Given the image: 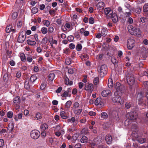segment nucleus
Returning <instances> with one entry per match:
<instances>
[{
	"mask_svg": "<svg viewBox=\"0 0 148 148\" xmlns=\"http://www.w3.org/2000/svg\"><path fill=\"white\" fill-rule=\"evenodd\" d=\"M82 111V109H75L74 110L73 112L74 113L77 115L80 114Z\"/></svg>",
	"mask_w": 148,
	"mask_h": 148,
	"instance_id": "4c0bfd02",
	"label": "nucleus"
},
{
	"mask_svg": "<svg viewBox=\"0 0 148 148\" xmlns=\"http://www.w3.org/2000/svg\"><path fill=\"white\" fill-rule=\"evenodd\" d=\"M119 93H117V92H115L114 95L115 96L112 98V100L113 103L123 104L124 103V100L119 95Z\"/></svg>",
	"mask_w": 148,
	"mask_h": 148,
	"instance_id": "20e7f679",
	"label": "nucleus"
},
{
	"mask_svg": "<svg viewBox=\"0 0 148 148\" xmlns=\"http://www.w3.org/2000/svg\"><path fill=\"white\" fill-rule=\"evenodd\" d=\"M47 37H44L42 40L41 43L43 45H45L47 43Z\"/></svg>",
	"mask_w": 148,
	"mask_h": 148,
	"instance_id": "de8ad7c7",
	"label": "nucleus"
},
{
	"mask_svg": "<svg viewBox=\"0 0 148 148\" xmlns=\"http://www.w3.org/2000/svg\"><path fill=\"white\" fill-rule=\"evenodd\" d=\"M23 115V114L21 113H19L17 115H14V119L16 121H18L19 120L21 119Z\"/></svg>",
	"mask_w": 148,
	"mask_h": 148,
	"instance_id": "5701e85b",
	"label": "nucleus"
},
{
	"mask_svg": "<svg viewBox=\"0 0 148 148\" xmlns=\"http://www.w3.org/2000/svg\"><path fill=\"white\" fill-rule=\"evenodd\" d=\"M115 89L116 90V91L117 92V93L119 92L122 93L124 90L125 88L124 86L123 85H121L120 83L119 82H116L115 85Z\"/></svg>",
	"mask_w": 148,
	"mask_h": 148,
	"instance_id": "9b49d317",
	"label": "nucleus"
},
{
	"mask_svg": "<svg viewBox=\"0 0 148 148\" xmlns=\"http://www.w3.org/2000/svg\"><path fill=\"white\" fill-rule=\"evenodd\" d=\"M82 46L81 44H78L76 47V50L78 51H80L82 49Z\"/></svg>",
	"mask_w": 148,
	"mask_h": 148,
	"instance_id": "49530a36",
	"label": "nucleus"
},
{
	"mask_svg": "<svg viewBox=\"0 0 148 148\" xmlns=\"http://www.w3.org/2000/svg\"><path fill=\"white\" fill-rule=\"evenodd\" d=\"M131 10H128V11H126L124 13V14L125 16L126 17H129L131 15V13L130 12Z\"/></svg>",
	"mask_w": 148,
	"mask_h": 148,
	"instance_id": "3c124183",
	"label": "nucleus"
},
{
	"mask_svg": "<svg viewBox=\"0 0 148 148\" xmlns=\"http://www.w3.org/2000/svg\"><path fill=\"white\" fill-rule=\"evenodd\" d=\"M7 116L8 118L11 119L13 116V113L12 111H9L7 113Z\"/></svg>",
	"mask_w": 148,
	"mask_h": 148,
	"instance_id": "c03bdc74",
	"label": "nucleus"
},
{
	"mask_svg": "<svg viewBox=\"0 0 148 148\" xmlns=\"http://www.w3.org/2000/svg\"><path fill=\"white\" fill-rule=\"evenodd\" d=\"M146 139L144 138H139L138 140V141L140 143H144L146 141Z\"/></svg>",
	"mask_w": 148,
	"mask_h": 148,
	"instance_id": "5fc2aeb1",
	"label": "nucleus"
},
{
	"mask_svg": "<svg viewBox=\"0 0 148 148\" xmlns=\"http://www.w3.org/2000/svg\"><path fill=\"white\" fill-rule=\"evenodd\" d=\"M77 130L76 128H69L68 130V131L70 133H71L75 131H76Z\"/></svg>",
	"mask_w": 148,
	"mask_h": 148,
	"instance_id": "4d7b16f0",
	"label": "nucleus"
},
{
	"mask_svg": "<svg viewBox=\"0 0 148 148\" xmlns=\"http://www.w3.org/2000/svg\"><path fill=\"white\" fill-rule=\"evenodd\" d=\"M85 89L89 92H91L93 89V86L92 84H86L85 86Z\"/></svg>",
	"mask_w": 148,
	"mask_h": 148,
	"instance_id": "4468645a",
	"label": "nucleus"
},
{
	"mask_svg": "<svg viewBox=\"0 0 148 148\" xmlns=\"http://www.w3.org/2000/svg\"><path fill=\"white\" fill-rule=\"evenodd\" d=\"M143 97V92L140 91L137 94V99L138 100V102L139 104H143L144 106H146V102L144 101H143L142 99Z\"/></svg>",
	"mask_w": 148,
	"mask_h": 148,
	"instance_id": "0eeeda50",
	"label": "nucleus"
},
{
	"mask_svg": "<svg viewBox=\"0 0 148 148\" xmlns=\"http://www.w3.org/2000/svg\"><path fill=\"white\" fill-rule=\"evenodd\" d=\"M65 63L67 65H70L71 63V61L70 59L69 58L66 59V60Z\"/></svg>",
	"mask_w": 148,
	"mask_h": 148,
	"instance_id": "0e129e2a",
	"label": "nucleus"
},
{
	"mask_svg": "<svg viewBox=\"0 0 148 148\" xmlns=\"http://www.w3.org/2000/svg\"><path fill=\"white\" fill-rule=\"evenodd\" d=\"M74 39V37L72 36H70L68 37V40L69 41L71 42Z\"/></svg>",
	"mask_w": 148,
	"mask_h": 148,
	"instance_id": "774afa93",
	"label": "nucleus"
},
{
	"mask_svg": "<svg viewBox=\"0 0 148 148\" xmlns=\"http://www.w3.org/2000/svg\"><path fill=\"white\" fill-rule=\"evenodd\" d=\"M101 142V138L97 137L90 143V148H103L102 145H100Z\"/></svg>",
	"mask_w": 148,
	"mask_h": 148,
	"instance_id": "f03ea898",
	"label": "nucleus"
},
{
	"mask_svg": "<svg viewBox=\"0 0 148 148\" xmlns=\"http://www.w3.org/2000/svg\"><path fill=\"white\" fill-rule=\"evenodd\" d=\"M104 13L106 15H110L112 13V12L110 8H107L104 9Z\"/></svg>",
	"mask_w": 148,
	"mask_h": 148,
	"instance_id": "cd10ccee",
	"label": "nucleus"
},
{
	"mask_svg": "<svg viewBox=\"0 0 148 148\" xmlns=\"http://www.w3.org/2000/svg\"><path fill=\"white\" fill-rule=\"evenodd\" d=\"M81 58L82 60L84 59V60H85L88 58V56L87 54H83L81 56Z\"/></svg>",
	"mask_w": 148,
	"mask_h": 148,
	"instance_id": "a18cd8bd",
	"label": "nucleus"
},
{
	"mask_svg": "<svg viewBox=\"0 0 148 148\" xmlns=\"http://www.w3.org/2000/svg\"><path fill=\"white\" fill-rule=\"evenodd\" d=\"M14 128V125L12 123H10L9 124L7 130H9V132L12 133V132Z\"/></svg>",
	"mask_w": 148,
	"mask_h": 148,
	"instance_id": "c756f323",
	"label": "nucleus"
},
{
	"mask_svg": "<svg viewBox=\"0 0 148 148\" xmlns=\"http://www.w3.org/2000/svg\"><path fill=\"white\" fill-rule=\"evenodd\" d=\"M97 9L100 10L103 9L104 6V3L103 2H99L97 5Z\"/></svg>",
	"mask_w": 148,
	"mask_h": 148,
	"instance_id": "6ab92c4d",
	"label": "nucleus"
},
{
	"mask_svg": "<svg viewBox=\"0 0 148 148\" xmlns=\"http://www.w3.org/2000/svg\"><path fill=\"white\" fill-rule=\"evenodd\" d=\"M109 115L116 121H118L119 118L117 111L115 110H111L109 112Z\"/></svg>",
	"mask_w": 148,
	"mask_h": 148,
	"instance_id": "6e6552de",
	"label": "nucleus"
},
{
	"mask_svg": "<svg viewBox=\"0 0 148 148\" xmlns=\"http://www.w3.org/2000/svg\"><path fill=\"white\" fill-rule=\"evenodd\" d=\"M112 19L114 23L117 22L118 21V18L117 15L115 13H113L111 15Z\"/></svg>",
	"mask_w": 148,
	"mask_h": 148,
	"instance_id": "b1692460",
	"label": "nucleus"
},
{
	"mask_svg": "<svg viewBox=\"0 0 148 148\" xmlns=\"http://www.w3.org/2000/svg\"><path fill=\"white\" fill-rule=\"evenodd\" d=\"M65 133V131L64 129H62L60 131H56L55 132V134L57 137H59L61 135H63Z\"/></svg>",
	"mask_w": 148,
	"mask_h": 148,
	"instance_id": "bb28decb",
	"label": "nucleus"
},
{
	"mask_svg": "<svg viewBox=\"0 0 148 148\" xmlns=\"http://www.w3.org/2000/svg\"><path fill=\"white\" fill-rule=\"evenodd\" d=\"M20 57L22 61L23 62H25L26 60V57L24 53H21L20 54Z\"/></svg>",
	"mask_w": 148,
	"mask_h": 148,
	"instance_id": "473e14b6",
	"label": "nucleus"
},
{
	"mask_svg": "<svg viewBox=\"0 0 148 148\" xmlns=\"http://www.w3.org/2000/svg\"><path fill=\"white\" fill-rule=\"evenodd\" d=\"M72 104V102L71 101L69 100L67 101L65 104V108L69 109L71 105Z\"/></svg>",
	"mask_w": 148,
	"mask_h": 148,
	"instance_id": "2f4dec72",
	"label": "nucleus"
},
{
	"mask_svg": "<svg viewBox=\"0 0 148 148\" xmlns=\"http://www.w3.org/2000/svg\"><path fill=\"white\" fill-rule=\"evenodd\" d=\"M87 138L86 136H83L81 139V142L82 143L86 142L87 141Z\"/></svg>",
	"mask_w": 148,
	"mask_h": 148,
	"instance_id": "a19ab883",
	"label": "nucleus"
},
{
	"mask_svg": "<svg viewBox=\"0 0 148 148\" xmlns=\"http://www.w3.org/2000/svg\"><path fill=\"white\" fill-rule=\"evenodd\" d=\"M37 79V77L36 75H32L30 78L29 82L30 83H33Z\"/></svg>",
	"mask_w": 148,
	"mask_h": 148,
	"instance_id": "c85d7f7f",
	"label": "nucleus"
},
{
	"mask_svg": "<svg viewBox=\"0 0 148 148\" xmlns=\"http://www.w3.org/2000/svg\"><path fill=\"white\" fill-rule=\"evenodd\" d=\"M126 78L128 84L130 85H133L135 82V79L134 75L130 73H128L127 75Z\"/></svg>",
	"mask_w": 148,
	"mask_h": 148,
	"instance_id": "39448f33",
	"label": "nucleus"
},
{
	"mask_svg": "<svg viewBox=\"0 0 148 148\" xmlns=\"http://www.w3.org/2000/svg\"><path fill=\"white\" fill-rule=\"evenodd\" d=\"M18 16V13L17 12H14L12 15V18L13 19H15Z\"/></svg>",
	"mask_w": 148,
	"mask_h": 148,
	"instance_id": "680f3d73",
	"label": "nucleus"
},
{
	"mask_svg": "<svg viewBox=\"0 0 148 148\" xmlns=\"http://www.w3.org/2000/svg\"><path fill=\"white\" fill-rule=\"evenodd\" d=\"M40 135L39 131L37 130H32L30 133V136L33 139H36L38 138Z\"/></svg>",
	"mask_w": 148,
	"mask_h": 148,
	"instance_id": "1a4fd4ad",
	"label": "nucleus"
},
{
	"mask_svg": "<svg viewBox=\"0 0 148 148\" xmlns=\"http://www.w3.org/2000/svg\"><path fill=\"white\" fill-rule=\"evenodd\" d=\"M95 104L97 106L100 105L101 106H104V103L103 102L101 98H97L95 101Z\"/></svg>",
	"mask_w": 148,
	"mask_h": 148,
	"instance_id": "2eb2a0df",
	"label": "nucleus"
},
{
	"mask_svg": "<svg viewBox=\"0 0 148 148\" xmlns=\"http://www.w3.org/2000/svg\"><path fill=\"white\" fill-rule=\"evenodd\" d=\"M28 44L31 46H34L36 44V41L32 38H30L27 40Z\"/></svg>",
	"mask_w": 148,
	"mask_h": 148,
	"instance_id": "aec40b11",
	"label": "nucleus"
},
{
	"mask_svg": "<svg viewBox=\"0 0 148 148\" xmlns=\"http://www.w3.org/2000/svg\"><path fill=\"white\" fill-rule=\"evenodd\" d=\"M21 75V72L20 71H18L16 74V77L17 78H20Z\"/></svg>",
	"mask_w": 148,
	"mask_h": 148,
	"instance_id": "338daca9",
	"label": "nucleus"
},
{
	"mask_svg": "<svg viewBox=\"0 0 148 148\" xmlns=\"http://www.w3.org/2000/svg\"><path fill=\"white\" fill-rule=\"evenodd\" d=\"M101 116L102 118L106 119L108 117V116L106 112H103L101 114Z\"/></svg>",
	"mask_w": 148,
	"mask_h": 148,
	"instance_id": "e433bc0d",
	"label": "nucleus"
},
{
	"mask_svg": "<svg viewBox=\"0 0 148 148\" xmlns=\"http://www.w3.org/2000/svg\"><path fill=\"white\" fill-rule=\"evenodd\" d=\"M13 102L15 104H20L21 102L20 97L18 96H16L13 99Z\"/></svg>",
	"mask_w": 148,
	"mask_h": 148,
	"instance_id": "a878e982",
	"label": "nucleus"
},
{
	"mask_svg": "<svg viewBox=\"0 0 148 148\" xmlns=\"http://www.w3.org/2000/svg\"><path fill=\"white\" fill-rule=\"evenodd\" d=\"M143 10L144 12H147L148 11V3L145 4L143 7Z\"/></svg>",
	"mask_w": 148,
	"mask_h": 148,
	"instance_id": "8fccbe9b",
	"label": "nucleus"
},
{
	"mask_svg": "<svg viewBox=\"0 0 148 148\" xmlns=\"http://www.w3.org/2000/svg\"><path fill=\"white\" fill-rule=\"evenodd\" d=\"M27 56L26 58V60L29 63L33 61L32 56L31 55H27Z\"/></svg>",
	"mask_w": 148,
	"mask_h": 148,
	"instance_id": "58836bf2",
	"label": "nucleus"
},
{
	"mask_svg": "<svg viewBox=\"0 0 148 148\" xmlns=\"http://www.w3.org/2000/svg\"><path fill=\"white\" fill-rule=\"evenodd\" d=\"M75 119L74 117H72L71 119L68 120V122L73 123H75Z\"/></svg>",
	"mask_w": 148,
	"mask_h": 148,
	"instance_id": "6e6d98bb",
	"label": "nucleus"
},
{
	"mask_svg": "<svg viewBox=\"0 0 148 148\" xmlns=\"http://www.w3.org/2000/svg\"><path fill=\"white\" fill-rule=\"evenodd\" d=\"M111 61L112 63L114 64L115 66L117 64V61L114 57H113L112 58Z\"/></svg>",
	"mask_w": 148,
	"mask_h": 148,
	"instance_id": "864d4df0",
	"label": "nucleus"
},
{
	"mask_svg": "<svg viewBox=\"0 0 148 148\" xmlns=\"http://www.w3.org/2000/svg\"><path fill=\"white\" fill-rule=\"evenodd\" d=\"M40 129L42 131H45V130L48 128V125L46 123L42 124L40 127Z\"/></svg>",
	"mask_w": 148,
	"mask_h": 148,
	"instance_id": "393cba45",
	"label": "nucleus"
},
{
	"mask_svg": "<svg viewBox=\"0 0 148 148\" xmlns=\"http://www.w3.org/2000/svg\"><path fill=\"white\" fill-rule=\"evenodd\" d=\"M64 53L65 54H68L70 53V50L69 48H66L64 49Z\"/></svg>",
	"mask_w": 148,
	"mask_h": 148,
	"instance_id": "e2e57ef3",
	"label": "nucleus"
},
{
	"mask_svg": "<svg viewBox=\"0 0 148 148\" xmlns=\"http://www.w3.org/2000/svg\"><path fill=\"white\" fill-rule=\"evenodd\" d=\"M55 76V75L54 73H50L48 75V79L49 80L51 81H53L54 78Z\"/></svg>",
	"mask_w": 148,
	"mask_h": 148,
	"instance_id": "f704fd0d",
	"label": "nucleus"
},
{
	"mask_svg": "<svg viewBox=\"0 0 148 148\" xmlns=\"http://www.w3.org/2000/svg\"><path fill=\"white\" fill-rule=\"evenodd\" d=\"M36 117L37 120L40 119L42 117L41 114L39 112H38L36 114Z\"/></svg>",
	"mask_w": 148,
	"mask_h": 148,
	"instance_id": "09e8293b",
	"label": "nucleus"
},
{
	"mask_svg": "<svg viewBox=\"0 0 148 148\" xmlns=\"http://www.w3.org/2000/svg\"><path fill=\"white\" fill-rule=\"evenodd\" d=\"M41 31L43 34H45L48 32V29L46 27H43L41 28Z\"/></svg>",
	"mask_w": 148,
	"mask_h": 148,
	"instance_id": "ea45409f",
	"label": "nucleus"
},
{
	"mask_svg": "<svg viewBox=\"0 0 148 148\" xmlns=\"http://www.w3.org/2000/svg\"><path fill=\"white\" fill-rule=\"evenodd\" d=\"M107 67L105 64L102 65L98 70L100 75L102 77H103L107 74Z\"/></svg>",
	"mask_w": 148,
	"mask_h": 148,
	"instance_id": "423d86ee",
	"label": "nucleus"
},
{
	"mask_svg": "<svg viewBox=\"0 0 148 148\" xmlns=\"http://www.w3.org/2000/svg\"><path fill=\"white\" fill-rule=\"evenodd\" d=\"M108 87L110 88H111L113 85V83L112 79L111 78H109L108 80Z\"/></svg>",
	"mask_w": 148,
	"mask_h": 148,
	"instance_id": "c9c22d12",
	"label": "nucleus"
},
{
	"mask_svg": "<svg viewBox=\"0 0 148 148\" xmlns=\"http://www.w3.org/2000/svg\"><path fill=\"white\" fill-rule=\"evenodd\" d=\"M38 11V9L36 7H34L32 10V13L35 14L37 13Z\"/></svg>",
	"mask_w": 148,
	"mask_h": 148,
	"instance_id": "603ef678",
	"label": "nucleus"
},
{
	"mask_svg": "<svg viewBox=\"0 0 148 148\" xmlns=\"http://www.w3.org/2000/svg\"><path fill=\"white\" fill-rule=\"evenodd\" d=\"M88 21L89 23L91 24H93L95 22L94 18L92 17L88 19Z\"/></svg>",
	"mask_w": 148,
	"mask_h": 148,
	"instance_id": "13d9d810",
	"label": "nucleus"
},
{
	"mask_svg": "<svg viewBox=\"0 0 148 148\" xmlns=\"http://www.w3.org/2000/svg\"><path fill=\"white\" fill-rule=\"evenodd\" d=\"M64 83L65 84L67 85H71L73 84V82L70 80L66 76L64 77Z\"/></svg>",
	"mask_w": 148,
	"mask_h": 148,
	"instance_id": "4be33fe9",
	"label": "nucleus"
},
{
	"mask_svg": "<svg viewBox=\"0 0 148 148\" xmlns=\"http://www.w3.org/2000/svg\"><path fill=\"white\" fill-rule=\"evenodd\" d=\"M127 117L132 121V120H136L138 117V115L136 112H131L127 115Z\"/></svg>",
	"mask_w": 148,
	"mask_h": 148,
	"instance_id": "9d476101",
	"label": "nucleus"
},
{
	"mask_svg": "<svg viewBox=\"0 0 148 148\" xmlns=\"http://www.w3.org/2000/svg\"><path fill=\"white\" fill-rule=\"evenodd\" d=\"M29 82H28L27 81H25V88L27 89H29L30 88L29 84Z\"/></svg>",
	"mask_w": 148,
	"mask_h": 148,
	"instance_id": "bf43d9fd",
	"label": "nucleus"
},
{
	"mask_svg": "<svg viewBox=\"0 0 148 148\" xmlns=\"http://www.w3.org/2000/svg\"><path fill=\"white\" fill-rule=\"evenodd\" d=\"M60 115L61 118L64 119H66L68 118L66 113L64 111H61L60 112Z\"/></svg>",
	"mask_w": 148,
	"mask_h": 148,
	"instance_id": "7c9ffc66",
	"label": "nucleus"
},
{
	"mask_svg": "<svg viewBox=\"0 0 148 148\" xmlns=\"http://www.w3.org/2000/svg\"><path fill=\"white\" fill-rule=\"evenodd\" d=\"M108 32L107 29L104 27L102 28L101 31V34L104 37L106 35V33Z\"/></svg>",
	"mask_w": 148,
	"mask_h": 148,
	"instance_id": "72a5a7b5",
	"label": "nucleus"
},
{
	"mask_svg": "<svg viewBox=\"0 0 148 148\" xmlns=\"http://www.w3.org/2000/svg\"><path fill=\"white\" fill-rule=\"evenodd\" d=\"M71 95V94H69L66 91H65L62 94L61 96L62 97H70Z\"/></svg>",
	"mask_w": 148,
	"mask_h": 148,
	"instance_id": "37998d69",
	"label": "nucleus"
},
{
	"mask_svg": "<svg viewBox=\"0 0 148 148\" xmlns=\"http://www.w3.org/2000/svg\"><path fill=\"white\" fill-rule=\"evenodd\" d=\"M134 41L131 38H129L127 42V48L129 49H131L134 45Z\"/></svg>",
	"mask_w": 148,
	"mask_h": 148,
	"instance_id": "ddd939ff",
	"label": "nucleus"
},
{
	"mask_svg": "<svg viewBox=\"0 0 148 148\" xmlns=\"http://www.w3.org/2000/svg\"><path fill=\"white\" fill-rule=\"evenodd\" d=\"M6 31L7 33H9L11 31V27L9 26H7L6 29Z\"/></svg>",
	"mask_w": 148,
	"mask_h": 148,
	"instance_id": "69168bd1",
	"label": "nucleus"
},
{
	"mask_svg": "<svg viewBox=\"0 0 148 148\" xmlns=\"http://www.w3.org/2000/svg\"><path fill=\"white\" fill-rule=\"evenodd\" d=\"M105 140L107 143L108 144H111L112 142V136L110 135H107L105 137Z\"/></svg>",
	"mask_w": 148,
	"mask_h": 148,
	"instance_id": "dca6fc26",
	"label": "nucleus"
},
{
	"mask_svg": "<svg viewBox=\"0 0 148 148\" xmlns=\"http://www.w3.org/2000/svg\"><path fill=\"white\" fill-rule=\"evenodd\" d=\"M44 25L47 27L49 26L50 25V22L49 21L47 20H44L42 21Z\"/></svg>",
	"mask_w": 148,
	"mask_h": 148,
	"instance_id": "79ce46f5",
	"label": "nucleus"
},
{
	"mask_svg": "<svg viewBox=\"0 0 148 148\" xmlns=\"http://www.w3.org/2000/svg\"><path fill=\"white\" fill-rule=\"evenodd\" d=\"M79 136V133H76L74 134L72 136L71 142L73 143H74L77 140Z\"/></svg>",
	"mask_w": 148,
	"mask_h": 148,
	"instance_id": "412c9836",
	"label": "nucleus"
},
{
	"mask_svg": "<svg viewBox=\"0 0 148 148\" xmlns=\"http://www.w3.org/2000/svg\"><path fill=\"white\" fill-rule=\"evenodd\" d=\"M137 123L135 122H133L128 119H126L124 122V125L126 126H129V128H131L132 130L134 132L135 130L137 129ZM137 130H135L136 132Z\"/></svg>",
	"mask_w": 148,
	"mask_h": 148,
	"instance_id": "7ed1b4c3",
	"label": "nucleus"
},
{
	"mask_svg": "<svg viewBox=\"0 0 148 148\" xmlns=\"http://www.w3.org/2000/svg\"><path fill=\"white\" fill-rule=\"evenodd\" d=\"M99 78L97 77H95L94 80L93 82L95 85H97L98 84Z\"/></svg>",
	"mask_w": 148,
	"mask_h": 148,
	"instance_id": "052dcab7",
	"label": "nucleus"
},
{
	"mask_svg": "<svg viewBox=\"0 0 148 148\" xmlns=\"http://www.w3.org/2000/svg\"><path fill=\"white\" fill-rule=\"evenodd\" d=\"M79 32L85 36H87L89 34V32L88 31L86 30L84 28H82L79 30Z\"/></svg>",
	"mask_w": 148,
	"mask_h": 148,
	"instance_id": "a211bd4d",
	"label": "nucleus"
},
{
	"mask_svg": "<svg viewBox=\"0 0 148 148\" xmlns=\"http://www.w3.org/2000/svg\"><path fill=\"white\" fill-rule=\"evenodd\" d=\"M127 29L129 32L132 35L137 37H140L141 36L142 32L139 28L134 27L131 25H130L127 26Z\"/></svg>",
	"mask_w": 148,
	"mask_h": 148,
	"instance_id": "f257e3e1",
	"label": "nucleus"
},
{
	"mask_svg": "<svg viewBox=\"0 0 148 148\" xmlns=\"http://www.w3.org/2000/svg\"><path fill=\"white\" fill-rule=\"evenodd\" d=\"M26 38V34L22 32L19 34L18 38L17 41L19 43H22L25 41Z\"/></svg>",
	"mask_w": 148,
	"mask_h": 148,
	"instance_id": "f8f14e48",
	"label": "nucleus"
},
{
	"mask_svg": "<svg viewBox=\"0 0 148 148\" xmlns=\"http://www.w3.org/2000/svg\"><path fill=\"white\" fill-rule=\"evenodd\" d=\"M111 92L109 90H103L101 92V95L103 97H106L108 95H111Z\"/></svg>",
	"mask_w": 148,
	"mask_h": 148,
	"instance_id": "f3484780",
	"label": "nucleus"
}]
</instances>
